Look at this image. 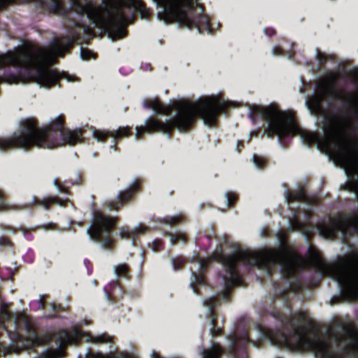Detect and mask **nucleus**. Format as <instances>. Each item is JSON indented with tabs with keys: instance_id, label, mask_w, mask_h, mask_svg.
<instances>
[{
	"instance_id": "f704fd0d",
	"label": "nucleus",
	"mask_w": 358,
	"mask_h": 358,
	"mask_svg": "<svg viewBox=\"0 0 358 358\" xmlns=\"http://www.w3.org/2000/svg\"><path fill=\"white\" fill-rule=\"evenodd\" d=\"M271 54L273 56H282V53L280 51L278 46H273L271 49Z\"/></svg>"
},
{
	"instance_id": "58836bf2",
	"label": "nucleus",
	"mask_w": 358,
	"mask_h": 358,
	"mask_svg": "<svg viewBox=\"0 0 358 358\" xmlns=\"http://www.w3.org/2000/svg\"><path fill=\"white\" fill-rule=\"evenodd\" d=\"M206 264V259H200L199 262L198 263V267L200 268L201 271H204V266Z\"/></svg>"
},
{
	"instance_id": "423d86ee",
	"label": "nucleus",
	"mask_w": 358,
	"mask_h": 358,
	"mask_svg": "<svg viewBox=\"0 0 358 358\" xmlns=\"http://www.w3.org/2000/svg\"><path fill=\"white\" fill-rule=\"evenodd\" d=\"M63 120L60 115L51 118L48 125L38 129L36 127L32 120H24L21 125L20 133H13L9 136L0 138V151L6 148H16L25 150L29 146L42 148H51L46 141L48 134L53 130L59 131L61 141L55 143L57 145H73L74 143L82 141L80 131H63Z\"/></svg>"
},
{
	"instance_id": "c85d7f7f",
	"label": "nucleus",
	"mask_w": 358,
	"mask_h": 358,
	"mask_svg": "<svg viewBox=\"0 0 358 358\" xmlns=\"http://www.w3.org/2000/svg\"><path fill=\"white\" fill-rule=\"evenodd\" d=\"M171 245H173L176 241H180L181 244H185V238L182 234H177L176 236H169Z\"/></svg>"
},
{
	"instance_id": "5fc2aeb1",
	"label": "nucleus",
	"mask_w": 358,
	"mask_h": 358,
	"mask_svg": "<svg viewBox=\"0 0 358 358\" xmlns=\"http://www.w3.org/2000/svg\"><path fill=\"white\" fill-rule=\"evenodd\" d=\"M77 358H81L80 356L79 355Z\"/></svg>"
},
{
	"instance_id": "dca6fc26",
	"label": "nucleus",
	"mask_w": 358,
	"mask_h": 358,
	"mask_svg": "<svg viewBox=\"0 0 358 358\" xmlns=\"http://www.w3.org/2000/svg\"><path fill=\"white\" fill-rule=\"evenodd\" d=\"M285 200L287 205L291 209L290 202L294 201L297 202L299 205L301 202H304L306 205L308 203L307 198L304 194L303 189L300 187H296L291 193L289 192L287 188L285 187Z\"/></svg>"
},
{
	"instance_id": "7ed1b4c3",
	"label": "nucleus",
	"mask_w": 358,
	"mask_h": 358,
	"mask_svg": "<svg viewBox=\"0 0 358 358\" xmlns=\"http://www.w3.org/2000/svg\"><path fill=\"white\" fill-rule=\"evenodd\" d=\"M170 106H162L157 99H153L147 106L152 110L155 115H167L173 107V102ZM231 103L228 101L220 99L218 96H206L194 103L178 101L174 107L175 113L165 121L148 117L144 125L136 127L134 139L138 141V136L145 132L156 131L169 137L171 131L175 128L179 131L187 130L193 122L196 115L200 117L207 127L214 125L218 115Z\"/></svg>"
},
{
	"instance_id": "6e6552de",
	"label": "nucleus",
	"mask_w": 358,
	"mask_h": 358,
	"mask_svg": "<svg viewBox=\"0 0 358 358\" xmlns=\"http://www.w3.org/2000/svg\"><path fill=\"white\" fill-rule=\"evenodd\" d=\"M338 76L335 73H328L320 80L316 87V92L305 100V104L311 115L322 113L321 102L324 99L332 100L337 99L344 102L350 110V117H345L338 122V127L342 132L355 129L352 122L354 118L358 124V92L356 93H342L335 88L334 84Z\"/></svg>"
},
{
	"instance_id": "bb28decb",
	"label": "nucleus",
	"mask_w": 358,
	"mask_h": 358,
	"mask_svg": "<svg viewBox=\"0 0 358 358\" xmlns=\"http://www.w3.org/2000/svg\"><path fill=\"white\" fill-rule=\"evenodd\" d=\"M209 332L211 337L213 338L214 335L219 333V329H215V317H211L208 322Z\"/></svg>"
},
{
	"instance_id": "f257e3e1",
	"label": "nucleus",
	"mask_w": 358,
	"mask_h": 358,
	"mask_svg": "<svg viewBox=\"0 0 358 358\" xmlns=\"http://www.w3.org/2000/svg\"><path fill=\"white\" fill-rule=\"evenodd\" d=\"M286 323L292 327V334L287 337L280 332H268L265 339L271 346L297 353L307 350L315 358H344L345 355L358 358V331L352 326L334 325L322 338L303 330L306 316L302 312L293 314Z\"/></svg>"
},
{
	"instance_id": "7c9ffc66",
	"label": "nucleus",
	"mask_w": 358,
	"mask_h": 358,
	"mask_svg": "<svg viewBox=\"0 0 358 358\" xmlns=\"http://www.w3.org/2000/svg\"><path fill=\"white\" fill-rule=\"evenodd\" d=\"M289 291L287 289L282 290V292L280 293L282 298L287 299L291 294H292L296 292V287H294L292 285H289Z\"/></svg>"
},
{
	"instance_id": "8fccbe9b",
	"label": "nucleus",
	"mask_w": 358,
	"mask_h": 358,
	"mask_svg": "<svg viewBox=\"0 0 358 358\" xmlns=\"http://www.w3.org/2000/svg\"><path fill=\"white\" fill-rule=\"evenodd\" d=\"M152 358H155V355L153 352H151Z\"/></svg>"
},
{
	"instance_id": "603ef678",
	"label": "nucleus",
	"mask_w": 358,
	"mask_h": 358,
	"mask_svg": "<svg viewBox=\"0 0 358 358\" xmlns=\"http://www.w3.org/2000/svg\"><path fill=\"white\" fill-rule=\"evenodd\" d=\"M32 201H33V203H36V199L35 197H33Z\"/></svg>"
},
{
	"instance_id": "aec40b11",
	"label": "nucleus",
	"mask_w": 358,
	"mask_h": 358,
	"mask_svg": "<svg viewBox=\"0 0 358 358\" xmlns=\"http://www.w3.org/2000/svg\"><path fill=\"white\" fill-rule=\"evenodd\" d=\"M146 230V228L140 224H138L136 227H134L131 231H129V229H122L120 232V237L121 238L127 239L131 234L132 235H138L143 232H144Z\"/></svg>"
},
{
	"instance_id": "c03bdc74",
	"label": "nucleus",
	"mask_w": 358,
	"mask_h": 358,
	"mask_svg": "<svg viewBox=\"0 0 358 358\" xmlns=\"http://www.w3.org/2000/svg\"><path fill=\"white\" fill-rule=\"evenodd\" d=\"M238 282V279L236 277L231 283V285H236Z\"/></svg>"
},
{
	"instance_id": "37998d69",
	"label": "nucleus",
	"mask_w": 358,
	"mask_h": 358,
	"mask_svg": "<svg viewBox=\"0 0 358 358\" xmlns=\"http://www.w3.org/2000/svg\"><path fill=\"white\" fill-rule=\"evenodd\" d=\"M6 204L5 203V202L0 199V209H4L6 208Z\"/></svg>"
},
{
	"instance_id": "2f4dec72",
	"label": "nucleus",
	"mask_w": 358,
	"mask_h": 358,
	"mask_svg": "<svg viewBox=\"0 0 358 358\" xmlns=\"http://www.w3.org/2000/svg\"><path fill=\"white\" fill-rule=\"evenodd\" d=\"M91 55L92 54L87 50L81 48L80 50V57L82 60H87Z\"/></svg>"
},
{
	"instance_id": "4468645a",
	"label": "nucleus",
	"mask_w": 358,
	"mask_h": 358,
	"mask_svg": "<svg viewBox=\"0 0 358 358\" xmlns=\"http://www.w3.org/2000/svg\"><path fill=\"white\" fill-rule=\"evenodd\" d=\"M14 0H0V8L5 7ZM39 3L42 8L53 13L62 15L64 12L61 0H36Z\"/></svg>"
},
{
	"instance_id": "0eeeda50",
	"label": "nucleus",
	"mask_w": 358,
	"mask_h": 358,
	"mask_svg": "<svg viewBox=\"0 0 358 358\" xmlns=\"http://www.w3.org/2000/svg\"><path fill=\"white\" fill-rule=\"evenodd\" d=\"M338 150L336 157L343 166L348 180L346 189L353 193L355 198L358 201V152L352 150L337 141ZM348 229L358 230V215L335 216L330 222L318 227L320 235L326 239H331L337 233L341 236L348 235Z\"/></svg>"
},
{
	"instance_id": "c756f323",
	"label": "nucleus",
	"mask_w": 358,
	"mask_h": 358,
	"mask_svg": "<svg viewBox=\"0 0 358 358\" xmlns=\"http://www.w3.org/2000/svg\"><path fill=\"white\" fill-rule=\"evenodd\" d=\"M50 203H55L58 206H63L62 201H59L56 197H50L47 200L43 201L41 204L44 206L45 209H48V205Z\"/></svg>"
},
{
	"instance_id": "1a4fd4ad",
	"label": "nucleus",
	"mask_w": 358,
	"mask_h": 358,
	"mask_svg": "<svg viewBox=\"0 0 358 358\" xmlns=\"http://www.w3.org/2000/svg\"><path fill=\"white\" fill-rule=\"evenodd\" d=\"M0 327L6 331L11 339L18 338L19 331L22 327L27 334L26 343L24 346L34 348L43 345L49 341L52 337L49 334L36 335L32 330L27 316L23 311L13 314L8 310V304H2L0 308ZM16 343L17 341L15 340Z\"/></svg>"
},
{
	"instance_id": "79ce46f5",
	"label": "nucleus",
	"mask_w": 358,
	"mask_h": 358,
	"mask_svg": "<svg viewBox=\"0 0 358 358\" xmlns=\"http://www.w3.org/2000/svg\"><path fill=\"white\" fill-rule=\"evenodd\" d=\"M64 79L67 81V82H73V78L70 76H66V75H64Z\"/></svg>"
},
{
	"instance_id": "f3484780",
	"label": "nucleus",
	"mask_w": 358,
	"mask_h": 358,
	"mask_svg": "<svg viewBox=\"0 0 358 358\" xmlns=\"http://www.w3.org/2000/svg\"><path fill=\"white\" fill-rule=\"evenodd\" d=\"M117 350L116 347H113L109 350L108 354H103L98 352H92L90 348H87L85 351V356L84 358H133L125 352H120L115 353Z\"/></svg>"
},
{
	"instance_id": "393cba45",
	"label": "nucleus",
	"mask_w": 358,
	"mask_h": 358,
	"mask_svg": "<svg viewBox=\"0 0 358 358\" xmlns=\"http://www.w3.org/2000/svg\"><path fill=\"white\" fill-rule=\"evenodd\" d=\"M180 220V215L168 217L159 221V224L170 227L171 224L178 222Z\"/></svg>"
},
{
	"instance_id": "4be33fe9",
	"label": "nucleus",
	"mask_w": 358,
	"mask_h": 358,
	"mask_svg": "<svg viewBox=\"0 0 358 358\" xmlns=\"http://www.w3.org/2000/svg\"><path fill=\"white\" fill-rule=\"evenodd\" d=\"M21 347L17 344L16 341L11 339L10 343L8 346L1 345L0 346V354L5 355L8 352H13L17 353Z\"/></svg>"
},
{
	"instance_id": "2eb2a0df",
	"label": "nucleus",
	"mask_w": 358,
	"mask_h": 358,
	"mask_svg": "<svg viewBox=\"0 0 358 358\" xmlns=\"http://www.w3.org/2000/svg\"><path fill=\"white\" fill-rule=\"evenodd\" d=\"M303 139L308 143H315L317 148H320L327 152L331 151V142L333 137L329 134H326L324 138L315 134H306L303 136Z\"/></svg>"
},
{
	"instance_id": "de8ad7c7",
	"label": "nucleus",
	"mask_w": 358,
	"mask_h": 358,
	"mask_svg": "<svg viewBox=\"0 0 358 358\" xmlns=\"http://www.w3.org/2000/svg\"><path fill=\"white\" fill-rule=\"evenodd\" d=\"M51 308L52 310H57V308H59V306H51Z\"/></svg>"
},
{
	"instance_id": "9d476101",
	"label": "nucleus",
	"mask_w": 358,
	"mask_h": 358,
	"mask_svg": "<svg viewBox=\"0 0 358 358\" xmlns=\"http://www.w3.org/2000/svg\"><path fill=\"white\" fill-rule=\"evenodd\" d=\"M254 113H257L266 120L267 125L264 132L270 138L274 134L280 136L297 131L293 117L286 113L278 110L273 104L263 107L254 106L252 110L249 112L252 120Z\"/></svg>"
},
{
	"instance_id": "473e14b6",
	"label": "nucleus",
	"mask_w": 358,
	"mask_h": 358,
	"mask_svg": "<svg viewBox=\"0 0 358 358\" xmlns=\"http://www.w3.org/2000/svg\"><path fill=\"white\" fill-rule=\"evenodd\" d=\"M252 160L254 166L257 169H260L263 162L260 159L257 158L255 155H252Z\"/></svg>"
},
{
	"instance_id": "6ab92c4d",
	"label": "nucleus",
	"mask_w": 358,
	"mask_h": 358,
	"mask_svg": "<svg viewBox=\"0 0 358 358\" xmlns=\"http://www.w3.org/2000/svg\"><path fill=\"white\" fill-rule=\"evenodd\" d=\"M289 229L291 231H294L301 233L303 235L305 241L307 242V236L306 235V228L303 224L296 220H292L289 222Z\"/></svg>"
},
{
	"instance_id": "a19ab883",
	"label": "nucleus",
	"mask_w": 358,
	"mask_h": 358,
	"mask_svg": "<svg viewBox=\"0 0 358 358\" xmlns=\"http://www.w3.org/2000/svg\"><path fill=\"white\" fill-rule=\"evenodd\" d=\"M171 264H172V268H173V271L176 270V268H177V264H176V262H175L174 259H171Z\"/></svg>"
},
{
	"instance_id": "a18cd8bd",
	"label": "nucleus",
	"mask_w": 358,
	"mask_h": 358,
	"mask_svg": "<svg viewBox=\"0 0 358 358\" xmlns=\"http://www.w3.org/2000/svg\"><path fill=\"white\" fill-rule=\"evenodd\" d=\"M241 143L240 141H238L236 143V152H239V150H238V145Z\"/></svg>"
},
{
	"instance_id": "ea45409f",
	"label": "nucleus",
	"mask_w": 358,
	"mask_h": 358,
	"mask_svg": "<svg viewBox=\"0 0 358 358\" xmlns=\"http://www.w3.org/2000/svg\"><path fill=\"white\" fill-rule=\"evenodd\" d=\"M116 142L117 141H113V145H110V147H109L110 150H113L115 152H117V146H116V144H115Z\"/></svg>"
},
{
	"instance_id": "5701e85b",
	"label": "nucleus",
	"mask_w": 358,
	"mask_h": 358,
	"mask_svg": "<svg viewBox=\"0 0 358 358\" xmlns=\"http://www.w3.org/2000/svg\"><path fill=\"white\" fill-rule=\"evenodd\" d=\"M202 305L206 308L207 313L211 314L213 311V308L217 306V301L215 297L212 296L206 300H203Z\"/></svg>"
},
{
	"instance_id": "49530a36",
	"label": "nucleus",
	"mask_w": 358,
	"mask_h": 358,
	"mask_svg": "<svg viewBox=\"0 0 358 358\" xmlns=\"http://www.w3.org/2000/svg\"><path fill=\"white\" fill-rule=\"evenodd\" d=\"M318 59H319L320 63H324V60H325L324 59H321V58H318Z\"/></svg>"
},
{
	"instance_id": "f8f14e48",
	"label": "nucleus",
	"mask_w": 358,
	"mask_h": 358,
	"mask_svg": "<svg viewBox=\"0 0 358 358\" xmlns=\"http://www.w3.org/2000/svg\"><path fill=\"white\" fill-rule=\"evenodd\" d=\"M113 226L112 218L98 213L87 228L86 232L91 240L99 243L102 248L108 249L110 245V238L108 235Z\"/></svg>"
},
{
	"instance_id": "20e7f679",
	"label": "nucleus",
	"mask_w": 358,
	"mask_h": 358,
	"mask_svg": "<svg viewBox=\"0 0 358 358\" xmlns=\"http://www.w3.org/2000/svg\"><path fill=\"white\" fill-rule=\"evenodd\" d=\"M73 39H62L55 43L50 49L39 48L33 53L27 50H17L15 52L8 51L0 55V68L12 64L15 66H24L30 69L28 79L45 89L55 84L58 75L48 67L58 56L62 55L71 45ZM19 78L15 76L0 77V83L8 85L16 84Z\"/></svg>"
},
{
	"instance_id": "864d4df0",
	"label": "nucleus",
	"mask_w": 358,
	"mask_h": 358,
	"mask_svg": "<svg viewBox=\"0 0 358 358\" xmlns=\"http://www.w3.org/2000/svg\"><path fill=\"white\" fill-rule=\"evenodd\" d=\"M131 244L133 245L134 244V241L133 239L131 240Z\"/></svg>"
},
{
	"instance_id": "72a5a7b5",
	"label": "nucleus",
	"mask_w": 358,
	"mask_h": 358,
	"mask_svg": "<svg viewBox=\"0 0 358 358\" xmlns=\"http://www.w3.org/2000/svg\"><path fill=\"white\" fill-rule=\"evenodd\" d=\"M236 343V336H233L230 341H229V352L231 353L232 352L234 345Z\"/></svg>"
},
{
	"instance_id": "9b49d317",
	"label": "nucleus",
	"mask_w": 358,
	"mask_h": 358,
	"mask_svg": "<svg viewBox=\"0 0 358 358\" xmlns=\"http://www.w3.org/2000/svg\"><path fill=\"white\" fill-rule=\"evenodd\" d=\"M83 338L85 343H90L95 345L106 344L109 346L113 345L112 338L105 334H99L96 336H91L85 334L80 330L76 329L73 334L62 331L57 338V341L53 344L47 345L43 350V355L45 358H57L62 356L64 352L66 345L73 343L76 339Z\"/></svg>"
},
{
	"instance_id": "c9c22d12",
	"label": "nucleus",
	"mask_w": 358,
	"mask_h": 358,
	"mask_svg": "<svg viewBox=\"0 0 358 358\" xmlns=\"http://www.w3.org/2000/svg\"><path fill=\"white\" fill-rule=\"evenodd\" d=\"M312 261L315 264L320 263V257L316 252H313L311 254Z\"/></svg>"
},
{
	"instance_id": "cd10ccee",
	"label": "nucleus",
	"mask_w": 358,
	"mask_h": 358,
	"mask_svg": "<svg viewBox=\"0 0 358 358\" xmlns=\"http://www.w3.org/2000/svg\"><path fill=\"white\" fill-rule=\"evenodd\" d=\"M224 199L226 200V208H228L236 201V196L234 193H225Z\"/></svg>"
},
{
	"instance_id": "e433bc0d",
	"label": "nucleus",
	"mask_w": 358,
	"mask_h": 358,
	"mask_svg": "<svg viewBox=\"0 0 358 358\" xmlns=\"http://www.w3.org/2000/svg\"><path fill=\"white\" fill-rule=\"evenodd\" d=\"M229 285H227L226 290L222 293L221 297L223 300H227L229 297Z\"/></svg>"
},
{
	"instance_id": "3c124183",
	"label": "nucleus",
	"mask_w": 358,
	"mask_h": 358,
	"mask_svg": "<svg viewBox=\"0 0 358 358\" xmlns=\"http://www.w3.org/2000/svg\"><path fill=\"white\" fill-rule=\"evenodd\" d=\"M315 52H316V56L319 57V55H320L319 51L317 50H316Z\"/></svg>"
},
{
	"instance_id": "09e8293b",
	"label": "nucleus",
	"mask_w": 358,
	"mask_h": 358,
	"mask_svg": "<svg viewBox=\"0 0 358 358\" xmlns=\"http://www.w3.org/2000/svg\"><path fill=\"white\" fill-rule=\"evenodd\" d=\"M252 345L254 346V348H257V345H256V343L255 342H252Z\"/></svg>"
},
{
	"instance_id": "4c0bfd02",
	"label": "nucleus",
	"mask_w": 358,
	"mask_h": 358,
	"mask_svg": "<svg viewBox=\"0 0 358 358\" xmlns=\"http://www.w3.org/2000/svg\"><path fill=\"white\" fill-rule=\"evenodd\" d=\"M52 185L55 186V187L57 189V192L58 194H60L62 192V188L60 187L59 186V185L57 184V179H54L53 181H52Z\"/></svg>"
},
{
	"instance_id": "412c9836",
	"label": "nucleus",
	"mask_w": 358,
	"mask_h": 358,
	"mask_svg": "<svg viewBox=\"0 0 358 358\" xmlns=\"http://www.w3.org/2000/svg\"><path fill=\"white\" fill-rule=\"evenodd\" d=\"M221 353L219 346L212 344L211 348L208 350H202V358H217Z\"/></svg>"
},
{
	"instance_id": "a211bd4d",
	"label": "nucleus",
	"mask_w": 358,
	"mask_h": 358,
	"mask_svg": "<svg viewBox=\"0 0 358 358\" xmlns=\"http://www.w3.org/2000/svg\"><path fill=\"white\" fill-rule=\"evenodd\" d=\"M137 185L136 182H133L129 187H127L125 190L120 192L117 194V199L119 201V206L122 205L124 201L127 200L136 189ZM118 205L109 203L108 204V208L109 210L112 208L117 209Z\"/></svg>"
},
{
	"instance_id": "f03ea898",
	"label": "nucleus",
	"mask_w": 358,
	"mask_h": 358,
	"mask_svg": "<svg viewBox=\"0 0 358 358\" xmlns=\"http://www.w3.org/2000/svg\"><path fill=\"white\" fill-rule=\"evenodd\" d=\"M72 11L85 16L94 26L100 27L107 31L111 41L122 37L125 32L123 27L124 17L122 6H131L134 0H102L103 7L95 6L80 0H69ZM161 10L157 17L164 24L168 22H176L190 30L195 27L199 32V24L187 16V11L199 5L197 0H154Z\"/></svg>"
},
{
	"instance_id": "ddd939ff",
	"label": "nucleus",
	"mask_w": 358,
	"mask_h": 358,
	"mask_svg": "<svg viewBox=\"0 0 358 358\" xmlns=\"http://www.w3.org/2000/svg\"><path fill=\"white\" fill-rule=\"evenodd\" d=\"M92 138L98 143H104V139L107 136H110L113 141L117 140L123 136H127L131 130L128 127H117L114 131L99 130L96 129H91Z\"/></svg>"
},
{
	"instance_id": "b1692460",
	"label": "nucleus",
	"mask_w": 358,
	"mask_h": 358,
	"mask_svg": "<svg viewBox=\"0 0 358 358\" xmlns=\"http://www.w3.org/2000/svg\"><path fill=\"white\" fill-rule=\"evenodd\" d=\"M191 275L192 277V280L189 282V286L191 287V289H192L193 292L196 294V288L194 286V284L196 285H204V280L202 276L199 275L196 276L193 272L191 273Z\"/></svg>"
},
{
	"instance_id": "a878e982",
	"label": "nucleus",
	"mask_w": 358,
	"mask_h": 358,
	"mask_svg": "<svg viewBox=\"0 0 358 358\" xmlns=\"http://www.w3.org/2000/svg\"><path fill=\"white\" fill-rule=\"evenodd\" d=\"M127 270V266L125 264H119L114 266L113 273L115 278H119L120 275H123Z\"/></svg>"
},
{
	"instance_id": "39448f33",
	"label": "nucleus",
	"mask_w": 358,
	"mask_h": 358,
	"mask_svg": "<svg viewBox=\"0 0 358 358\" xmlns=\"http://www.w3.org/2000/svg\"><path fill=\"white\" fill-rule=\"evenodd\" d=\"M278 243L280 249L277 252L266 249L257 252L236 250L227 256L216 253L210 259L218 262L231 275L234 274V268L236 262L243 261L262 268L268 275H271V268L278 264L280 266L282 273L287 276L292 275L301 264V260L288 251L283 241L278 239Z\"/></svg>"
}]
</instances>
